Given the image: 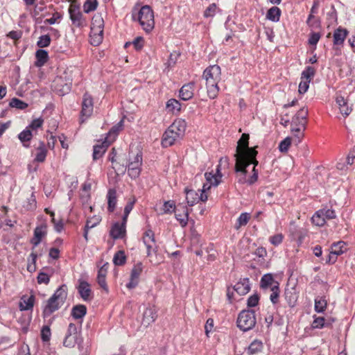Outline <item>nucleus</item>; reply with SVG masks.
<instances>
[{
    "label": "nucleus",
    "mask_w": 355,
    "mask_h": 355,
    "mask_svg": "<svg viewBox=\"0 0 355 355\" xmlns=\"http://www.w3.org/2000/svg\"><path fill=\"white\" fill-rule=\"evenodd\" d=\"M248 134L243 133L237 142V146L234 157L236 160L235 171L243 170V167L247 164H258L256 159L257 151L254 148H249Z\"/></svg>",
    "instance_id": "f257e3e1"
},
{
    "label": "nucleus",
    "mask_w": 355,
    "mask_h": 355,
    "mask_svg": "<svg viewBox=\"0 0 355 355\" xmlns=\"http://www.w3.org/2000/svg\"><path fill=\"white\" fill-rule=\"evenodd\" d=\"M220 75V67L216 64L207 67L203 72L202 78L205 80L207 95L210 98L214 99L218 95Z\"/></svg>",
    "instance_id": "f03ea898"
},
{
    "label": "nucleus",
    "mask_w": 355,
    "mask_h": 355,
    "mask_svg": "<svg viewBox=\"0 0 355 355\" xmlns=\"http://www.w3.org/2000/svg\"><path fill=\"white\" fill-rule=\"evenodd\" d=\"M308 109L302 107L295 114L291 121V132L294 135V143L298 144L304 137L307 123Z\"/></svg>",
    "instance_id": "7ed1b4c3"
},
{
    "label": "nucleus",
    "mask_w": 355,
    "mask_h": 355,
    "mask_svg": "<svg viewBox=\"0 0 355 355\" xmlns=\"http://www.w3.org/2000/svg\"><path fill=\"white\" fill-rule=\"evenodd\" d=\"M67 297V289L66 285H62L48 300L43 310L44 317L50 316L53 312L62 306Z\"/></svg>",
    "instance_id": "20e7f679"
},
{
    "label": "nucleus",
    "mask_w": 355,
    "mask_h": 355,
    "mask_svg": "<svg viewBox=\"0 0 355 355\" xmlns=\"http://www.w3.org/2000/svg\"><path fill=\"white\" fill-rule=\"evenodd\" d=\"M137 19L146 33L150 32L154 28V14L149 6H144L141 8L138 12Z\"/></svg>",
    "instance_id": "39448f33"
},
{
    "label": "nucleus",
    "mask_w": 355,
    "mask_h": 355,
    "mask_svg": "<svg viewBox=\"0 0 355 355\" xmlns=\"http://www.w3.org/2000/svg\"><path fill=\"white\" fill-rule=\"evenodd\" d=\"M256 324L255 313L252 310H243L238 316L237 326L243 331L252 329Z\"/></svg>",
    "instance_id": "423d86ee"
},
{
    "label": "nucleus",
    "mask_w": 355,
    "mask_h": 355,
    "mask_svg": "<svg viewBox=\"0 0 355 355\" xmlns=\"http://www.w3.org/2000/svg\"><path fill=\"white\" fill-rule=\"evenodd\" d=\"M224 163L226 165L228 164V159L227 157H222L220 159L219 164L217 166L216 172L214 173L213 172L205 173V176L208 183L212 184L213 186H218L220 182V179L222 178V173H220V165Z\"/></svg>",
    "instance_id": "0eeeda50"
},
{
    "label": "nucleus",
    "mask_w": 355,
    "mask_h": 355,
    "mask_svg": "<svg viewBox=\"0 0 355 355\" xmlns=\"http://www.w3.org/2000/svg\"><path fill=\"white\" fill-rule=\"evenodd\" d=\"M94 110V103H93V98L88 93H85L83 97V102H82V110H81V121L83 122L85 119H83V117H85V119L89 117Z\"/></svg>",
    "instance_id": "6e6552de"
},
{
    "label": "nucleus",
    "mask_w": 355,
    "mask_h": 355,
    "mask_svg": "<svg viewBox=\"0 0 355 355\" xmlns=\"http://www.w3.org/2000/svg\"><path fill=\"white\" fill-rule=\"evenodd\" d=\"M69 13L70 19L74 26L81 27L85 24V20L83 17L79 6L75 4H71L69 8Z\"/></svg>",
    "instance_id": "1a4fd4ad"
},
{
    "label": "nucleus",
    "mask_w": 355,
    "mask_h": 355,
    "mask_svg": "<svg viewBox=\"0 0 355 355\" xmlns=\"http://www.w3.org/2000/svg\"><path fill=\"white\" fill-rule=\"evenodd\" d=\"M143 242L147 248V256L151 255L152 251L156 249L155 234L151 230H147L143 236Z\"/></svg>",
    "instance_id": "9d476101"
},
{
    "label": "nucleus",
    "mask_w": 355,
    "mask_h": 355,
    "mask_svg": "<svg viewBox=\"0 0 355 355\" xmlns=\"http://www.w3.org/2000/svg\"><path fill=\"white\" fill-rule=\"evenodd\" d=\"M47 225L46 223H42L39 226H37L34 230V235L33 237L31 240V244H33V248L37 246L40 242L42 241V238H44L47 234Z\"/></svg>",
    "instance_id": "9b49d317"
},
{
    "label": "nucleus",
    "mask_w": 355,
    "mask_h": 355,
    "mask_svg": "<svg viewBox=\"0 0 355 355\" xmlns=\"http://www.w3.org/2000/svg\"><path fill=\"white\" fill-rule=\"evenodd\" d=\"M143 270V264L141 262H138L135 265L131 271L130 280L127 284V287L130 289L136 287L139 282V277Z\"/></svg>",
    "instance_id": "f8f14e48"
},
{
    "label": "nucleus",
    "mask_w": 355,
    "mask_h": 355,
    "mask_svg": "<svg viewBox=\"0 0 355 355\" xmlns=\"http://www.w3.org/2000/svg\"><path fill=\"white\" fill-rule=\"evenodd\" d=\"M157 318V310L154 306L147 307L144 313L141 320V324L144 327H147L150 324L154 322Z\"/></svg>",
    "instance_id": "ddd939ff"
},
{
    "label": "nucleus",
    "mask_w": 355,
    "mask_h": 355,
    "mask_svg": "<svg viewBox=\"0 0 355 355\" xmlns=\"http://www.w3.org/2000/svg\"><path fill=\"white\" fill-rule=\"evenodd\" d=\"M250 164H247L243 167V170L236 171V173H241L239 175V183L243 184L245 182H248L249 184H254L257 180V179H258V171L256 169V166L257 165H254V167H253V169H252V171H253L252 175L248 180H246V179H245V175L247 173L246 167L248 166H249Z\"/></svg>",
    "instance_id": "4468645a"
},
{
    "label": "nucleus",
    "mask_w": 355,
    "mask_h": 355,
    "mask_svg": "<svg viewBox=\"0 0 355 355\" xmlns=\"http://www.w3.org/2000/svg\"><path fill=\"white\" fill-rule=\"evenodd\" d=\"M78 291L83 300L90 301L92 300V297L90 285L86 281L79 280Z\"/></svg>",
    "instance_id": "2eb2a0df"
},
{
    "label": "nucleus",
    "mask_w": 355,
    "mask_h": 355,
    "mask_svg": "<svg viewBox=\"0 0 355 355\" xmlns=\"http://www.w3.org/2000/svg\"><path fill=\"white\" fill-rule=\"evenodd\" d=\"M194 83L184 85L180 90V97L183 101H188L193 96Z\"/></svg>",
    "instance_id": "dca6fc26"
},
{
    "label": "nucleus",
    "mask_w": 355,
    "mask_h": 355,
    "mask_svg": "<svg viewBox=\"0 0 355 355\" xmlns=\"http://www.w3.org/2000/svg\"><path fill=\"white\" fill-rule=\"evenodd\" d=\"M186 126V122L184 120L178 119L175 120L168 127V129L173 131L178 137H181L184 135Z\"/></svg>",
    "instance_id": "f3484780"
},
{
    "label": "nucleus",
    "mask_w": 355,
    "mask_h": 355,
    "mask_svg": "<svg viewBox=\"0 0 355 355\" xmlns=\"http://www.w3.org/2000/svg\"><path fill=\"white\" fill-rule=\"evenodd\" d=\"M234 290L240 295L247 294L250 290L249 279H241L234 285Z\"/></svg>",
    "instance_id": "a211bd4d"
},
{
    "label": "nucleus",
    "mask_w": 355,
    "mask_h": 355,
    "mask_svg": "<svg viewBox=\"0 0 355 355\" xmlns=\"http://www.w3.org/2000/svg\"><path fill=\"white\" fill-rule=\"evenodd\" d=\"M179 137L170 129H167L163 135L162 144L163 147H168L174 144Z\"/></svg>",
    "instance_id": "6ab92c4d"
},
{
    "label": "nucleus",
    "mask_w": 355,
    "mask_h": 355,
    "mask_svg": "<svg viewBox=\"0 0 355 355\" xmlns=\"http://www.w3.org/2000/svg\"><path fill=\"white\" fill-rule=\"evenodd\" d=\"M34 302V295H31L30 296L23 295L20 300L19 309L21 311L31 310L33 307Z\"/></svg>",
    "instance_id": "aec40b11"
},
{
    "label": "nucleus",
    "mask_w": 355,
    "mask_h": 355,
    "mask_svg": "<svg viewBox=\"0 0 355 355\" xmlns=\"http://www.w3.org/2000/svg\"><path fill=\"white\" fill-rule=\"evenodd\" d=\"M125 227L124 225H121L119 223H114L110 230V236L114 239H122L125 235Z\"/></svg>",
    "instance_id": "412c9836"
},
{
    "label": "nucleus",
    "mask_w": 355,
    "mask_h": 355,
    "mask_svg": "<svg viewBox=\"0 0 355 355\" xmlns=\"http://www.w3.org/2000/svg\"><path fill=\"white\" fill-rule=\"evenodd\" d=\"M348 31L345 28L341 27L338 28L334 33V44L340 45L343 44L347 37Z\"/></svg>",
    "instance_id": "4be33fe9"
},
{
    "label": "nucleus",
    "mask_w": 355,
    "mask_h": 355,
    "mask_svg": "<svg viewBox=\"0 0 355 355\" xmlns=\"http://www.w3.org/2000/svg\"><path fill=\"white\" fill-rule=\"evenodd\" d=\"M123 127V120H121L117 124L114 125L109 132L107 133V137L105 138V140L107 141L110 144L113 142L119 132L122 130Z\"/></svg>",
    "instance_id": "5701e85b"
},
{
    "label": "nucleus",
    "mask_w": 355,
    "mask_h": 355,
    "mask_svg": "<svg viewBox=\"0 0 355 355\" xmlns=\"http://www.w3.org/2000/svg\"><path fill=\"white\" fill-rule=\"evenodd\" d=\"M107 210L113 212L116 206L117 197L116 191L114 189H110L107 195Z\"/></svg>",
    "instance_id": "b1692460"
},
{
    "label": "nucleus",
    "mask_w": 355,
    "mask_h": 355,
    "mask_svg": "<svg viewBox=\"0 0 355 355\" xmlns=\"http://www.w3.org/2000/svg\"><path fill=\"white\" fill-rule=\"evenodd\" d=\"M90 43L93 46H98L103 39V30H91L90 32Z\"/></svg>",
    "instance_id": "393cba45"
},
{
    "label": "nucleus",
    "mask_w": 355,
    "mask_h": 355,
    "mask_svg": "<svg viewBox=\"0 0 355 355\" xmlns=\"http://www.w3.org/2000/svg\"><path fill=\"white\" fill-rule=\"evenodd\" d=\"M110 144L107 141H105L101 145H95L94 146V152H93V159L94 160L98 159L105 152L106 148L109 146Z\"/></svg>",
    "instance_id": "a878e982"
},
{
    "label": "nucleus",
    "mask_w": 355,
    "mask_h": 355,
    "mask_svg": "<svg viewBox=\"0 0 355 355\" xmlns=\"http://www.w3.org/2000/svg\"><path fill=\"white\" fill-rule=\"evenodd\" d=\"M37 153L35 155V160L38 162H43L46 157L47 150L45 147V144L43 141L39 143V146L36 148Z\"/></svg>",
    "instance_id": "bb28decb"
},
{
    "label": "nucleus",
    "mask_w": 355,
    "mask_h": 355,
    "mask_svg": "<svg viewBox=\"0 0 355 355\" xmlns=\"http://www.w3.org/2000/svg\"><path fill=\"white\" fill-rule=\"evenodd\" d=\"M35 57L37 59L35 65L37 67H42L48 61V52L43 49H39L35 53Z\"/></svg>",
    "instance_id": "cd10ccee"
},
{
    "label": "nucleus",
    "mask_w": 355,
    "mask_h": 355,
    "mask_svg": "<svg viewBox=\"0 0 355 355\" xmlns=\"http://www.w3.org/2000/svg\"><path fill=\"white\" fill-rule=\"evenodd\" d=\"M187 202L189 206H193L199 201V194L194 190L185 189Z\"/></svg>",
    "instance_id": "c85d7f7f"
},
{
    "label": "nucleus",
    "mask_w": 355,
    "mask_h": 355,
    "mask_svg": "<svg viewBox=\"0 0 355 355\" xmlns=\"http://www.w3.org/2000/svg\"><path fill=\"white\" fill-rule=\"evenodd\" d=\"M87 313V308L85 305L78 304L72 308L71 315L75 319H80L83 318Z\"/></svg>",
    "instance_id": "c756f323"
},
{
    "label": "nucleus",
    "mask_w": 355,
    "mask_h": 355,
    "mask_svg": "<svg viewBox=\"0 0 355 355\" xmlns=\"http://www.w3.org/2000/svg\"><path fill=\"white\" fill-rule=\"evenodd\" d=\"M318 6V3L314 2L311 9L310 15H309V17L306 21L308 26L311 28H317L320 26L319 19H315V21H312V18H314V13L317 12Z\"/></svg>",
    "instance_id": "7c9ffc66"
},
{
    "label": "nucleus",
    "mask_w": 355,
    "mask_h": 355,
    "mask_svg": "<svg viewBox=\"0 0 355 355\" xmlns=\"http://www.w3.org/2000/svg\"><path fill=\"white\" fill-rule=\"evenodd\" d=\"M331 254H336V256L340 255L347 250L346 243L344 241L334 243L331 246Z\"/></svg>",
    "instance_id": "2f4dec72"
},
{
    "label": "nucleus",
    "mask_w": 355,
    "mask_h": 355,
    "mask_svg": "<svg viewBox=\"0 0 355 355\" xmlns=\"http://www.w3.org/2000/svg\"><path fill=\"white\" fill-rule=\"evenodd\" d=\"M141 165H138V162H130L128 164V174L132 178L139 177L141 172Z\"/></svg>",
    "instance_id": "473e14b6"
},
{
    "label": "nucleus",
    "mask_w": 355,
    "mask_h": 355,
    "mask_svg": "<svg viewBox=\"0 0 355 355\" xmlns=\"http://www.w3.org/2000/svg\"><path fill=\"white\" fill-rule=\"evenodd\" d=\"M275 284H278L277 282H275L273 279V277L271 274H266L264 275L261 279L260 285L262 288H267L268 287H272V286L275 285Z\"/></svg>",
    "instance_id": "72a5a7b5"
},
{
    "label": "nucleus",
    "mask_w": 355,
    "mask_h": 355,
    "mask_svg": "<svg viewBox=\"0 0 355 355\" xmlns=\"http://www.w3.org/2000/svg\"><path fill=\"white\" fill-rule=\"evenodd\" d=\"M182 214L175 213V218L180 222V225L184 227L188 223L189 211L187 207L182 206Z\"/></svg>",
    "instance_id": "f704fd0d"
},
{
    "label": "nucleus",
    "mask_w": 355,
    "mask_h": 355,
    "mask_svg": "<svg viewBox=\"0 0 355 355\" xmlns=\"http://www.w3.org/2000/svg\"><path fill=\"white\" fill-rule=\"evenodd\" d=\"M281 15V10L278 7L273 6L270 8L266 14V17L269 20L277 22L279 20Z\"/></svg>",
    "instance_id": "c9c22d12"
},
{
    "label": "nucleus",
    "mask_w": 355,
    "mask_h": 355,
    "mask_svg": "<svg viewBox=\"0 0 355 355\" xmlns=\"http://www.w3.org/2000/svg\"><path fill=\"white\" fill-rule=\"evenodd\" d=\"M104 21L99 15H96L92 17L91 30H103Z\"/></svg>",
    "instance_id": "e433bc0d"
},
{
    "label": "nucleus",
    "mask_w": 355,
    "mask_h": 355,
    "mask_svg": "<svg viewBox=\"0 0 355 355\" xmlns=\"http://www.w3.org/2000/svg\"><path fill=\"white\" fill-rule=\"evenodd\" d=\"M166 109L168 112L173 113H175V112H178L181 110V104L178 100L171 98L166 103Z\"/></svg>",
    "instance_id": "4c0bfd02"
},
{
    "label": "nucleus",
    "mask_w": 355,
    "mask_h": 355,
    "mask_svg": "<svg viewBox=\"0 0 355 355\" xmlns=\"http://www.w3.org/2000/svg\"><path fill=\"white\" fill-rule=\"evenodd\" d=\"M312 223L317 226H323L326 222V220L323 216L322 210L316 211L311 218Z\"/></svg>",
    "instance_id": "58836bf2"
},
{
    "label": "nucleus",
    "mask_w": 355,
    "mask_h": 355,
    "mask_svg": "<svg viewBox=\"0 0 355 355\" xmlns=\"http://www.w3.org/2000/svg\"><path fill=\"white\" fill-rule=\"evenodd\" d=\"M126 261V256L124 251L119 250L114 256L113 263L116 266H123Z\"/></svg>",
    "instance_id": "ea45409f"
},
{
    "label": "nucleus",
    "mask_w": 355,
    "mask_h": 355,
    "mask_svg": "<svg viewBox=\"0 0 355 355\" xmlns=\"http://www.w3.org/2000/svg\"><path fill=\"white\" fill-rule=\"evenodd\" d=\"M327 300L324 297H320L315 300V310L318 313L323 312L327 307Z\"/></svg>",
    "instance_id": "a19ab883"
},
{
    "label": "nucleus",
    "mask_w": 355,
    "mask_h": 355,
    "mask_svg": "<svg viewBox=\"0 0 355 355\" xmlns=\"http://www.w3.org/2000/svg\"><path fill=\"white\" fill-rule=\"evenodd\" d=\"M126 167L127 165L126 163H125V160H120L119 162L116 161L114 164H112V168L117 175L124 173L126 171Z\"/></svg>",
    "instance_id": "79ce46f5"
},
{
    "label": "nucleus",
    "mask_w": 355,
    "mask_h": 355,
    "mask_svg": "<svg viewBox=\"0 0 355 355\" xmlns=\"http://www.w3.org/2000/svg\"><path fill=\"white\" fill-rule=\"evenodd\" d=\"M263 347V343L261 341L255 340H254L248 347V352L250 354H255L260 352Z\"/></svg>",
    "instance_id": "37998d69"
},
{
    "label": "nucleus",
    "mask_w": 355,
    "mask_h": 355,
    "mask_svg": "<svg viewBox=\"0 0 355 355\" xmlns=\"http://www.w3.org/2000/svg\"><path fill=\"white\" fill-rule=\"evenodd\" d=\"M9 105L12 107H15L19 110H24L28 107V104L26 103L17 98H12Z\"/></svg>",
    "instance_id": "c03bdc74"
},
{
    "label": "nucleus",
    "mask_w": 355,
    "mask_h": 355,
    "mask_svg": "<svg viewBox=\"0 0 355 355\" xmlns=\"http://www.w3.org/2000/svg\"><path fill=\"white\" fill-rule=\"evenodd\" d=\"M97 5V0H87L83 6L84 11L86 13L94 11L96 9Z\"/></svg>",
    "instance_id": "a18cd8bd"
},
{
    "label": "nucleus",
    "mask_w": 355,
    "mask_h": 355,
    "mask_svg": "<svg viewBox=\"0 0 355 355\" xmlns=\"http://www.w3.org/2000/svg\"><path fill=\"white\" fill-rule=\"evenodd\" d=\"M315 70L313 67L309 66L302 73V80L311 81V79L314 76Z\"/></svg>",
    "instance_id": "49530a36"
},
{
    "label": "nucleus",
    "mask_w": 355,
    "mask_h": 355,
    "mask_svg": "<svg viewBox=\"0 0 355 355\" xmlns=\"http://www.w3.org/2000/svg\"><path fill=\"white\" fill-rule=\"evenodd\" d=\"M33 137L32 132L30 129L26 128L24 130H23L19 135H18L19 139L22 142L24 143L26 141H29Z\"/></svg>",
    "instance_id": "de8ad7c7"
},
{
    "label": "nucleus",
    "mask_w": 355,
    "mask_h": 355,
    "mask_svg": "<svg viewBox=\"0 0 355 355\" xmlns=\"http://www.w3.org/2000/svg\"><path fill=\"white\" fill-rule=\"evenodd\" d=\"M293 139L290 137H286L279 145V149L282 153H286L291 144ZM294 141V139H293Z\"/></svg>",
    "instance_id": "09e8293b"
},
{
    "label": "nucleus",
    "mask_w": 355,
    "mask_h": 355,
    "mask_svg": "<svg viewBox=\"0 0 355 355\" xmlns=\"http://www.w3.org/2000/svg\"><path fill=\"white\" fill-rule=\"evenodd\" d=\"M270 290L272 291V293L270 296V299L273 304H276L278 302V298L279 295V284H275V285L271 287Z\"/></svg>",
    "instance_id": "8fccbe9b"
},
{
    "label": "nucleus",
    "mask_w": 355,
    "mask_h": 355,
    "mask_svg": "<svg viewBox=\"0 0 355 355\" xmlns=\"http://www.w3.org/2000/svg\"><path fill=\"white\" fill-rule=\"evenodd\" d=\"M78 340L76 336H66L63 344L67 347H73L78 343Z\"/></svg>",
    "instance_id": "3c124183"
},
{
    "label": "nucleus",
    "mask_w": 355,
    "mask_h": 355,
    "mask_svg": "<svg viewBox=\"0 0 355 355\" xmlns=\"http://www.w3.org/2000/svg\"><path fill=\"white\" fill-rule=\"evenodd\" d=\"M162 210L164 214L175 212V205L174 202L172 200L165 201L163 205Z\"/></svg>",
    "instance_id": "603ef678"
},
{
    "label": "nucleus",
    "mask_w": 355,
    "mask_h": 355,
    "mask_svg": "<svg viewBox=\"0 0 355 355\" xmlns=\"http://www.w3.org/2000/svg\"><path fill=\"white\" fill-rule=\"evenodd\" d=\"M51 37L49 35H44L39 37L37 45L40 48L47 47L50 45Z\"/></svg>",
    "instance_id": "864d4df0"
},
{
    "label": "nucleus",
    "mask_w": 355,
    "mask_h": 355,
    "mask_svg": "<svg viewBox=\"0 0 355 355\" xmlns=\"http://www.w3.org/2000/svg\"><path fill=\"white\" fill-rule=\"evenodd\" d=\"M250 218V215L248 213H243L240 215L237 219L238 225H236V228L239 229L241 226L245 225Z\"/></svg>",
    "instance_id": "5fc2aeb1"
},
{
    "label": "nucleus",
    "mask_w": 355,
    "mask_h": 355,
    "mask_svg": "<svg viewBox=\"0 0 355 355\" xmlns=\"http://www.w3.org/2000/svg\"><path fill=\"white\" fill-rule=\"evenodd\" d=\"M217 10V6L216 3L210 4L204 12L205 17H212L215 15Z\"/></svg>",
    "instance_id": "6e6d98bb"
},
{
    "label": "nucleus",
    "mask_w": 355,
    "mask_h": 355,
    "mask_svg": "<svg viewBox=\"0 0 355 355\" xmlns=\"http://www.w3.org/2000/svg\"><path fill=\"white\" fill-rule=\"evenodd\" d=\"M44 123L43 119L38 118L33 120L31 123L27 127L31 130H35L42 126Z\"/></svg>",
    "instance_id": "4d7b16f0"
},
{
    "label": "nucleus",
    "mask_w": 355,
    "mask_h": 355,
    "mask_svg": "<svg viewBox=\"0 0 355 355\" xmlns=\"http://www.w3.org/2000/svg\"><path fill=\"white\" fill-rule=\"evenodd\" d=\"M51 330L49 327L44 326L42 327L41 331V338L44 342H48L51 338Z\"/></svg>",
    "instance_id": "13d9d810"
},
{
    "label": "nucleus",
    "mask_w": 355,
    "mask_h": 355,
    "mask_svg": "<svg viewBox=\"0 0 355 355\" xmlns=\"http://www.w3.org/2000/svg\"><path fill=\"white\" fill-rule=\"evenodd\" d=\"M259 297L257 294H254V295H251L248 299V302H247L248 306H249V307L256 306L259 303Z\"/></svg>",
    "instance_id": "bf43d9fd"
},
{
    "label": "nucleus",
    "mask_w": 355,
    "mask_h": 355,
    "mask_svg": "<svg viewBox=\"0 0 355 355\" xmlns=\"http://www.w3.org/2000/svg\"><path fill=\"white\" fill-rule=\"evenodd\" d=\"M323 212V216L325 218V220H330V219H333V218H335L336 217V214L335 213V211L333 210V209H321Z\"/></svg>",
    "instance_id": "052dcab7"
},
{
    "label": "nucleus",
    "mask_w": 355,
    "mask_h": 355,
    "mask_svg": "<svg viewBox=\"0 0 355 355\" xmlns=\"http://www.w3.org/2000/svg\"><path fill=\"white\" fill-rule=\"evenodd\" d=\"M309 80H302L299 85L298 92L300 94H302L306 92L309 87Z\"/></svg>",
    "instance_id": "680f3d73"
},
{
    "label": "nucleus",
    "mask_w": 355,
    "mask_h": 355,
    "mask_svg": "<svg viewBox=\"0 0 355 355\" xmlns=\"http://www.w3.org/2000/svg\"><path fill=\"white\" fill-rule=\"evenodd\" d=\"M321 35L319 33H312L310 35L309 39V44L310 45H316V44L318 42Z\"/></svg>",
    "instance_id": "e2e57ef3"
},
{
    "label": "nucleus",
    "mask_w": 355,
    "mask_h": 355,
    "mask_svg": "<svg viewBox=\"0 0 355 355\" xmlns=\"http://www.w3.org/2000/svg\"><path fill=\"white\" fill-rule=\"evenodd\" d=\"M136 50L139 51L144 46V39L142 37H136L132 42Z\"/></svg>",
    "instance_id": "0e129e2a"
},
{
    "label": "nucleus",
    "mask_w": 355,
    "mask_h": 355,
    "mask_svg": "<svg viewBox=\"0 0 355 355\" xmlns=\"http://www.w3.org/2000/svg\"><path fill=\"white\" fill-rule=\"evenodd\" d=\"M99 222L100 218L98 217L88 219L86 222L85 227H87V229H92L97 224H98Z\"/></svg>",
    "instance_id": "69168bd1"
},
{
    "label": "nucleus",
    "mask_w": 355,
    "mask_h": 355,
    "mask_svg": "<svg viewBox=\"0 0 355 355\" xmlns=\"http://www.w3.org/2000/svg\"><path fill=\"white\" fill-rule=\"evenodd\" d=\"M50 278L49 275L44 272H40L37 276V282L39 284H47L49 282Z\"/></svg>",
    "instance_id": "338daca9"
},
{
    "label": "nucleus",
    "mask_w": 355,
    "mask_h": 355,
    "mask_svg": "<svg viewBox=\"0 0 355 355\" xmlns=\"http://www.w3.org/2000/svg\"><path fill=\"white\" fill-rule=\"evenodd\" d=\"M283 236L282 234H275L270 238V241L272 244L277 245L282 242Z\"/></svg>",
    "instance_id": "774afa93"
}]
</instances>
